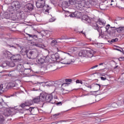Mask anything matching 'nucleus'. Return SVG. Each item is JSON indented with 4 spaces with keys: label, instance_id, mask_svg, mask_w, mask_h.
<instances>
[{
    "label": "nucleus",
    "instance_id": "obj_59",
    "mask_svg": "<svg viewBox=\"0 0 124 124\" xmlns=\"http://www.w3.org/2000/svg\"><path fill=\"white\" fill-rule=\"evenodd\" d=\"M57 50L58 51V52H59V48H57Z\"/></svg>",
    "mask_w": 124,
    "mask_h": 124
},
{
    "label": "nucleus",
    "instance_id": "obj_31",
    "mask_svg": "<svg viewBox=\"0 0 124 124\" xmlns=\"http://www.w3.org/2000/svg\"><path fill=\"white\" fill-rule=\"evenodd\" d=\"M7 65H8V62H3L2 64H0V66H1L2 67H5V66H7Z\"/></svg>",
    "mask_w": 124,
    "mask_h": 124
},
{
    "label": "nucleus",
    "instance_id": "obj_5",
    "mask_svg": "<svg viewBox=\"0 0 124 124\" xmlns=\"http://www.w3.org/2000/svg\"><path fill=\"white\" fill-rule=\"evenodd\" d=\"M87 88L90 89V90H93L94 92H98L100 90V85L99 84H92L90 85L87 86Z\"/></svg>",
    "mask_w": 124,
    "mask_h": 124
},
{
    "label": "nucleus",
    "instance_id": "obj_24",
    "mask_svg": "<svg viewBox=\"0 0 124 124\" xmlns=\"http://www.w3.org/2000/svg\"><path fill=\"white\" fill-rule=\"evenodd\" d=\"M116 31L118 33H121L124 31V27H120L116 28Z\"/></svg>",
    "mask_w": 124,
    "mask_h": 124
},
{
    "label": "nucleus",
    "instance_id": "obj_2",
    "mask_svg": "<svg viewBox=\"0 0 124 124\" xmlns=\"http://www.w3.org/2000/svg\"><path fill=\"white\" fill-rule=\"evenodd\" d=\"M21 7V4L18 1H14L11 3V6L8 8L7 14H6L7 19H13L15 20L16 18V11L20 9Z\"/></svg>",
    "mask_w": 124,
    "mask_h": 124
},
{
    "label": "nucleus",
    "instance_id": "obj_18",
    "mask_svg": "<svg viewBox=\"0 0 124 124\" xmlns=\"http://www.w3.org/2000/svg\"><path fill=\"white\" fill-rule=\"evenodd\" d=\"M27 35H28L29 37L31 38H33V39H38V36L37 35H35L34 34H29L28 33H26Z\"/></svg>",
    "mask_w": 124,
    "mask_h": 124
},
{
    "label": "nucleus",
    "instance_id": "obj_30",
    "mask_svg": "<svg viewBox=\"0 0 124 124\" xmlns=\"http://www.w3.org/2000/svg\"><path fill=\"white\" fill-rule=\"evenodd\" d=\"M69 50H71L72 52H76L78 50L77 47H70Z\"/></svg>",
    "mask_w": 124,
    "mask_h": 124
},
{
    "label": "nucleus",
    "instance_id": "obj_28",
    "mask_svg": "<svg viewBox=\"0 0 124 124\" xmlns=\"http://www.w3.org/2000/svg\"><path fill=\"white\" fill-rule=\"evenodd\" d=\"M25 102H26V104L27 105V106H31V105H32V104H33V100H30Z\"/></svg>",
    "mask_w": 124,
    "mask_h": 124
},
{
    "label": "nucleus",
    "instance_id": "obj_3",
    "mask_svg": "<svg viewBox=\"0 0 124 124\" xmlns=\"http://www.w3.org/2000/svg\"><path fill=\"white\" fill-rule=\"evenodd\" d=\"M94 52L92 49L81 50L79 51L78 56L81 58H86V59L93 58V57Z\"/></svg>",
    "mask_w": 124,
    "mask_h": 124
},
{
    "label": "nucleus",
    "instance_id": "obj_54",
    "mask_svg": "<svg viewBox=\"0 0 124 124\" xmlns=\"http://www.w3.org/2000/svg\"><path fill=\"white\" fill-rule=\"evenodd\" d=\"M117 51H120V52H122V50H120V49H117Z\"/></svg>",
    "mask_w": 124,
    "mask_h": 124
},
{
    "label": "nucleus",
    "instance_id": "obj_20",
    "mask_svg": "<svg viewBox=\"0 0 124 124\" xmlns=\"http://www.w3.org/2000/svg\"><path fill=\"white\" fill-rule=\"evenodd\" d=\"M110 3V5L112 7H116L117 6V1L115 0H108V3Z\"/></svg>",
    "mask_w": 124,
    "mask_h": 124
},
{
    "label": "nucleus",
    "instance_id": "obj_52",
    "mask_svg": "<svg viewBox=\"0 0 124 124\" xmlns=\"http://www.w3.org/2000/svg\"><path fill=\"white\" fill-rule=\"evenodd\" d=\"M119 9H121V10H124V7H119Z\"/></svg>",
    "mask_w": 124,
    "mask_h": 124
},
{
    "label": "nucleus",
    "instance_id": "obj_41",
    "mask_svg": "<svg viewBox=\"0 0 124 124\" xmlns=\"http://www.w3.org/2000/svg\"><path fill=\"white\" fill-rule=\"evenodd\" d=\"M34 46H36V47H39V48H41L42 46L40 44H35L34 45Z\"/></svg>",
    "mask_w": 124,
    "mask_h": 124
},
{
    "label": "nucleus",
    "instance_id": "obj_33",
    "mask_svg": "<svg viewBox=\"0 0 124 124\" xmlns=\"http://www.w3.org/2000/svg\"><path fill=\"white\" fill-rule=\"evenodd\" d=\"M99 66H103L104 69L106 68V66H107V65L104 62L99 63Z\"/></svg>",
    "mask_w": 124,
    "mask_h": 124
},
{
    "label": "nucleus",
    "instance_id": "obj_8",
    "mask_svg": "<svg viewBox=\"0 0 124 124\" xmlns=\"http://www.w3.org/2000/svg\"><path fill=\"white\" fill-rule=\"evenodd\" d=\"M45 5V0H38L36 2L37 8H42Z\"/></svg>",
    "mask_w": 124,
    "mask_h": 124
},
{
    "label": "nucleus",
    "instance_id": "obj_14",
    "mask_svg": "<svg viewBox=\"0 0 124 124\" xmlns=\"http://www.w3.org/2000/svg\"><path fill=\"white\" fill-rule=\"evenodd\" d=\"M43 7V12H44L45 13H49V10H50V7L49 6V5H44V6Z\"/></svg>",
    "mask_w": 124,
    "mask_h": 124
},
{
    "label": "nucleus",
    "instance_id": "obj_23",
    "mask_svg": "<svg viewBox=\"0 0 124 124\" xmlns=\"http://www.w3.org/2000/svg\"><path fill=\"white\" fill-rule=\"evenodd\" d=\"M10 55H11V53L8 51L5 50L3 51V56H4L5 58H8Z\"/></svg>",
    "mask_w": 124,
    "mask_h": 124
},
{
    "label": "nucleus",
    "instance_id": "obj_47",
    "mask_svg": "<svg viewBox=\"0 0 124 124\" xmlns=\"http://www.w3.org/2000/svg\"><path fill=\"white\" fill-rule=\"evenodd\" d=\"M102 6H103V5H101L100 6V9H101L102 10H105V9H106L105 8H103Z\"/></svg>",
    "mask_w": 124,
    "mask_h": 124
},
{
    "label": "nucleus",
    "instance_id": "obj_57",
    "mask_svg": "<svg viewBox=\"0 0 124 124\" xmlns=\"http://www.w3.org/2000/svg\"><path fill=\"white\" fill-rule=\"evenodd\" d=\"M101 76H104L105 77V76L103 75V74L101 75Z\"/></svg>",
    "mask_w": 124,
    "mask_h": 124
},
{
    "label": "nucleus",
    "instance_id": "obj_32",
    "mask_svg": "<svg viewBox=\"0 0 124 124\" xmlns=\"http://www.w3.org/2000/svg\"><path fill=\"white\" fill-rule=\"evenodd\" d=\"M98 23L99 25H102L103 26H105L106 22L103 21V20H98Z\"/></svg>",
    "mask_w": 124,
    "mask_h": 124
},
{
    "label": "nucleus",
    "instance_id": "obj_56",
    "mask_svg": "<svg viewBox=\"0 0 124 124\" xmlns=\"http://www.w3.org/2000/svg\"><path fill=\"white\" fill-rule=\"evenodd\" d=\"M1 77V73H0V78Z\"/></svg>",
    "mask_w": 124,
    "mask_h": 124
},
{
    "label": "nucleus",
    "instance_id": "obj_27",
    "mask_svg": "<svg viewBox=\"0 0 124 124\" xmlns=\"http://www.w3.org/2000/svg\"><path fill=\"white\" fill-rule=\"evenodd\" d=\"M5 121V118L3 117V115H0V124H3Z\"/></svg>",
    "mask_w": 124,
    "mask_h": 124
},
{
    "label": "nucleus",
    "instance_id": "obj_53",
    "mask_svg": "<svg viewBox=\"0 0 124 124\" xmlns=\"http://www.w3.org/2000/svg\"><path fill=\"white\" fill-rule=\"evenodd\" d=\"M49 22H54V19H52V18H50L49 19Z\"/></svg>",
    "mask_w": 124,
    "mask_h": 124
},
{
    "label": "nucleus",
    "instance_id": "obj_49",
    "mask_svg": "<svg viewBox=\"0 0 124 124\" xmlns=\"http://www.w3.org/2000/svg\"><path fill=\"white\" fill-rule=\"evenodd\" d=\"M57 105H62V102H59L58 103H57Z\"/></svg>",
    "mask_w": 124,
    "mask_h": 124
},
{
    "label": "nucleus",
    "instance_id": "obj_62",
    "mask_svg": "<svg viewBox=\"0 0 124 124\" xmlns=\"http://www.w3.org/2000/svg\"><path fill=\"white\" fill-rule=\"evenodd\" d=\"M2 104H1V102H0V105H1Z\"/></svg>",
    "mask_w": 124,
    "mask_h": 124
},
{
    "label": "nucleus",
    "instance_id": "obj_19",
    "mask_svg": "<svg viewBox=\"0 0 124 124\" xmlns=\"http://www.w3.org/2000/svg\"><path fill=\"white\" fill-rule=\"evenodd\" d=\"M7 88V87L6 85H5V84H1L0 85V92L1 93H3V92L6 90Z\"/></svg>",
    "mask_w": 124,
    "mask_h": 124
},
{
    "label": "nucleus",
    "instance_id": "obj_17",
    "mask_svg": "<svg viewBox=\"0 0 124 124\" xmlns=\"http://www.w3.org/2000/svg\"><path fill=\"white\" fill-rule=\"evenodd\" d=\"M3 115L4 116H5V117H9V116H11V115H12V111L10 109L5 110Z\"/></svg>",
    "mask_w": 124,
    "mask_h": 124
},
{
    "label": "nucleus",
    "instance_id": "obj_7",
    "mask_svg": "<svg viewBox=\"0 0 124 124\" xmlns=\"http://www.w3.org/2000/svg\"><path fill=\"white\" fill-rule=\"evenodd\" d=\"M29 55L31 59H36V58H37V56H38V52H37V50L35 49L30 51L29 52Z\"/></svg>",
    "mask_w": 124,
    "mask_h": 124
},
{
    "label": "nucleus",
    "instance_id": "obj_40",
    "mask_svg": "<svg viewBox=\"0 0 124 124\" xmlns=\"http://www.w3.org/2000/svg\"><path fill=\"white\" fill-rule=\"evenodd\" d=\"M51 45H55V44H57V40H53L51 42Z\"/></svg>",
    "mask_w": 124,
    "mask_h": 124
},
{
    "label": "nucleus",
    "instance_id": "obj_38",
    "mask_svg": "<svg viewBox=\"0 0 124 124\" xmlns=\"http://www.w3.org/2000/svg\"><path fill=\"white\" fill-rule=\"evenodd\" d=\"M76 83L77 84H81V85H83V81L82 80H80L79 79H77L76 81Z\"/></svg>",
    "mask_w": 124,
    "mask_h": 124
},
{
    "label": "nucleus",
    "instance_id": "obj_22",
    "mask_svg": "<svg viewBox=\"0 0 124 124\" xmlns=\"http://www.w3.org/2000/svg\"><path fill=\"white\" fill-rule=\"evenodd\" d=\"M26 8H27L29 11H31L33 10V5L31 3H28L26 5Z\"/></svg>",
    "mask_w": 124,
    "mask_h": 124
},
{
    "label": "nucleus",
    "instance_id": "obj_16",
    "mask_svg": "<svg viewBox=\"0 0 124 124\" xmlns=\"http://www.w3.org/2000/svg\"><path fill=\"white\" fill-rule=\"evenodd\" d=\"M108 108L107 109H109V108H116L118 107V104L116 103H113L112 104H110L107 106Z\"/></svg>",
    "mask_w": 124,
    "mask_h": 124
},
{
    "label": "nucleus",
    "instance_id": "obj_55",
    "mask_svg": "<svg viewBox=\"0 0 124 124\" xmlns=\"http://www.w3.org/2000/svg\"><path fill=\"white\" fill-rule=\"evenodd\" d=\"M117 67H118V66L114 67V69H116V68H117Z\"/></svg>",
    "mask_w": 124,
    "mask_h": 124
},
{
    "label": "nucleus",
    "instance_id": "obj_51",
    "mask_svg": "<svg viewBox=\"0 0 124 124\" xmlns=\"http://www.w3.org/2000/svg\"><path fill=\"white\" fill-rule=\"evenodd\" d=\"M107 3H108V4H107V6L108 7V6H110V5H110V4H111V3H109V2H108V1H107Z\"/></svg>",
    "mask_w": 124,
    "mask_h": 124
},
{
    "label": "nucleus",
    "instance_id": "obj_37",
    "mask_svg": "<svg viewBox=\"0 0 124 124\" xmlns=\"http://www.w3.org/2000/svg\"><path fill=\"white\" fill-rule=\"evenodd\" d=\"M121 22V20L118 19H115L114 20H113V22L114 23V24H120V22Z\"/></svg>",
    "mask_w": 124,
    "mask_h": 124
},
{
    "label": "nucleus",
    "instance_id": "obj_35",
    "mask_svg": "<svg viewBox=\"0 0 124 124\" xmlns=\"http://www.w3.org/2000/svg\"><path fill=\"white\" fill-rule=\"evenodd\" d=\"M20 106L21 108H25V107H28V105H27V103L25 102V103L21 104Z\"/></svg>",
    "mask_w": 124,
    "mask_h": 124
},
{
    "label": "nucleus",
    "instance_id": "obj_21",
    "mask_svg": "<svg viewBox=\"0 0 124 124\" xmlns=\"http://www.w3.org/2000/svg\"><path fill=\"white\" fill-rule=\"evenodd\" d=\"M45 85L46 87H54L55 86V82L54 81H48L45 82Z\"/></svg>",
    "mask_w": 124,
    "mask_h": 124
},
{
    "label": "nucleus",
    "instance_id": "obj_10",
    "mask_svg": "<svg viewBox=\"0 0 124 124\" xmlns=\"http://www.w3.org/2000/svg\"><path fill=\"white\" fill-rule=\"evenodd\" d=\"M34 109L36 108H26V111H27V115H31L34 113Z\"/></svg>",
    "mask_w": 124,
    "mask_h": 124
},
{
    "label": "nucleus",
    "instance_id": "obj_6",
    "mask_svg": "<svg viewBox=\"0 0 124 124\" xmlns=\"http://www.w3.org/2000/svg\"><path fill=\"white\" fill-rule=\"evenodd\" d=\"M11 60L12 62H20V61H21V55H20V54L13 55L11 57Z\"/></svg>",
    "mask_w": 124,
    "mask_h": 124
},
{
    "label": "nucleus",
    "instance_id": "obj_9",
    "mask_svg": "<svg viewBox=\"0 0 124 124\" xmlns=\"http://www.w3.org/2000/svg\"><path fill=\"white\" fill-rule=\"evenodd\" d=\"M60 59V54L59 53H56L55 54H52L50 56V60L52 62H56L57 60Z\"/></svg>",
    "mask_w": 124,
    "mask_h": 124
},
{
    "label": "nucleus",
    "instance_id": "obj_15",
    "mask_svg": "<svg viewBox=\"0 0 124 124\" xmlns=\"http://www.w3.org/2000/svg\"><path fill=\"white\" fill-rule=\"evenodd\" d=\"M36 62L39 64H42L45 62V59L42 58H38L36 60Z\"/></svg>",
    "mask_w": 124,
    "mask_h": 124
},
{
    "label": "nucleus",
    "instance_id": "obj_63",
    "mask_svg": "<svg viewBox=\"0 0 124 124\" xmlns=\"http://www.w3.org/2000/svg\"><path fill=\"white\" fill-rule=\"evenodd\" d=\"M20 52H21V53H23V51L22 50Z\"/></svg>",
    "mask_w": 124,
    "mask_h": 124
},
{
    "label": "nucleus",
    "instance_id": "obj_50",
    "mask_svg": "<svg viewBox=\"0 0 124 124\" xmlns=\"http://www.w3.org/2000/svg\"><path fill=\"white\" fill-rule=\"evenodd\" d=\"M79 33H82V34H84L86 35V33L85 32H83V31H79Z\"/></svg>",
    "mask_w": 124,
    "mask_h": 124
},
{
    "label": "nucleus",
    "instance_id": "obj_36",
    "mask_svg": "<svg viewBox=\"0 0 124 124\" xmlns=\"http://www.w3.org/2000/svg\"><path fill=\"white\" fill-rule=\"evenodd\" d=\"M82 117H83V119H87V116H88V113H83L82 114Z\"/></svg>",
    "mask_w": 124,
    "mask_h": 124
},
{
    "label": "nucleus",
    "instance_id": "obj_1",
    "mask_svg": "<svg viewBox=\"0 0 124 124\" xmlns=\"http://www.w3.org/2000/svg\"><path fill=\"white\" fill-rule=\"evenodd\" d=\"M66 6L75 5V7L78 10H86L87 8L92 7L94 4L93 0H69L63 2Z\"/></svg>",
    "mask_w": 124,
    "mask_h": 124
},
{
    "label": "nucleus",
    "instance_id": "obj_25",
    "mask_svg": "<svg viewBox=\"0 0 124 124\" xmlns=\"http://www.w3.org/2000/svg\"><path fill=\"white\" fill-rule=\"evenodd\" d=\"M40 101H41V100H40L39 96L35 97L33 99V103H38L39 102H40Z\"/></svg>",
    "mask_w": 124,
    "mask_h": 124
},
{
    "label": "nucleus",
    "instance_id": "obj_61",
    "mask_svg": "<svg viewBox=\"0 0 124 124\" xmlns=\"http://www.w3.org/2000/svg\"><path fill=\"white\" fill-rule=\"evenodd\" d=\"M9 76H11V74H9Z\"/></svg>",
    "mask_w": 124,
    "mask_h": 124
},
{
    "label": "nucleus",
    "instance_id": "obj_64",
    "mask_svg": "<svg viewBox=\"0 0 124 124\" xmlns=\"http://www.w3.org/2000/svg\"><path fill=\"white\" fill-rule=\"evenodd\" d=\"M26 109H29V108H25V110H26Z\"/></svg>",
    "mask_w": 124,
    "mask_h": 124
},
{
    "label": "nucleus",
    "instance_id": "obj_58",
    "mask_svg": "<svg viewBox=\"0 0 124 124\" xmlns=\"http://www.w3.org/2000/svg\"><path fill=\"white\" fill-rule=\"evenodd\" d=\"M54 65H55V64H53L51 65V66H54Z\"/></svg>",
    "mask_w": 124,
    "mask_h": 124
},
{
    "label": "nucleus",
    "instance_id": "obj_48",
    "mask_svg": "<svg viewBox=\"0 0 124 124\" xmlns=\"http://www.w3.org/2000/svg\"><path fill=\"white\" fill-rule=\"evenodd\" d=\"M119 60L121 61V62L123 61H124V57H120V58H119Z\"/></svg>",
    "mask_w": 124,
    "mask_h": 124
},
{
    "label": "nucleus",
    "instance_id": "obj_11",
    "mask_svg": "<svg viewBox=\"0 0 124 124\" xmlns=\"http://www.w3.org/2000/svg\"><path fill=\"white\" fill-rule=\"evenodd\" d=\"M46 95H47V93H41L40 95L39 96L41 101H46Z\"/></svg>",
    "mask_w": 124,
    "mask_h": 124
},
{
    "label": "nucleus",
    "instance_id": "obj_4",
    "mask_svg": "<svg viewBox=\"0 0 124 124\" xmlns=\"http://www.w3.org/2000/svg\"><path fill=\"white\" fill-rule=\"evenodd\" d=\"M66 55H69L70 56V54L68 53H64V54H62V59L63 60V61L59 62L58 63H57L56 65L57 66L60 65L61 63H63V64H70V63H73V62H75V61H74V60H72V59L71 58L66 59Z\"/></svg>",
    "mask_w": 124,
    "mask_h": 124
},
{
    "label": "nucleus",
    "instance_id": "obj_45",
    "mask_svg": "<svg viewBox=\"0 0 124 124\" xmlns=\"http://www.w3.org/2000/svg\"><path fill=\"white\" fill-rule=\"evenodd\" d=\"M100 78H101V80H102V81H105V80H106V77H100Z\"/></svg>",
    "mask_w": 124,
    "mask_h": 124
},
{
    "label": "nucleus",
    "instance_id": "obj_44",
    "mask_svg": "<svg viewBox=\"0 0 124 124\" xmlns=\"http://www.w3.org/2000/svg\"><path fill=\"white\" fill-rule=\"evenodd\" d=\"M96 67H98V65H95V66H92L90 68V69H94V68H96Z\"/></svg>",
    "mask_w": 124,
    "mask_h": 124
},
{
    "label": "nucleus",
    "instance_id": "obj_34",
    "mask_svg": "<svg viewBox=\"0 0 124 124\" xmlns=\"http://www.w3.org/2000/svg\"><path fill=\"white\" fill-rule=\"evenodd\" d=\"M68 86V83H63L61 84V88H65V87H67Z\"/></svg>",
    "mask_w": 124,
    "mask_h": 124
},
{
    "label": "nucleus",
    "instance_id": "obj_12",
    "mask_svg": "<svg viewBox=\"0 0 124 124\" xmlns=\"http://www.w3.org/2000/svg\"><path fill=\"white\" fill-rule=\"evenodd\" d=\"M53 99V95L52 94H48L46 93V102H51Z\"/></svg>",
    "mask_w": 124,
    "mask_h": 124
},
{
    "label": "nucleus",
    "instance_id": "obj_46",
    "mask_svg": "<svg viewBox=\"0 0 124 124\" xmlns=\"http://www.w3.org/2000/svg\"><path fill=\"white\" fill-rule=\"evenodd\" d=\"M71 81H72V79H65V82H67L68 83L71 82Z\"/></svg>",
    "mask_w": 124,
    "mask_h": 124
},
{
    "label": "nucleus",
    "instance_id": "obj_42",
    "mask_svg": "<svg viewBox=\"0 0 124 124\" xmlns=\"http://www.w3.org/2000/svg\"><path fill=\"white\" fill-rule=\"evenodd\" d=\"M109 28H110V25L108 24L106 27V31H108V30H109Z\"/></svg>",
    "mask_w": 124,
    "mask_h": 124
},
{
    "label": "nucleus",
    "instance_id": "obj_60",
    "mask_svg": "<svg viewBox=\"0 0 124 124\" xmlns=\"http://www.w3.org/2000/svg\"><path fill=\"white\" fill-rule=\"evenodd\" d=\"M57 68H58V67H56V68H55L54 70H56V69H57Z\"/></svg>",
    "mask_w": 124,
    "mask_h": 124
},
{
    "label": "nucleus",
    "instance_id": "obj_26",
    "mask_svg": "<svg viewBox=\"0 0 124 124\" xmlns=\"http://www.w3.org/2000/svg\"><path fill=\"white\" fill-rule=\"evenodd\" d=\"M15 81H12L8 84V86L10 89H11L12 88H14L15 87Z\"/></svg>",
    "mask_w": 124,
    "mask_h": 124
},
{
    "label": "nucleus",
    "instance_id": "obj_13",
    "mask_svg": "<svg viewBox=\"0 0 124 124\" xmlns=\"http://www.w3.org/2000/svg\"><path fill=\"white\" fill-rule=\"evenodd\" d=\"M82 20L86 21L87 23H92V20L89 16L87 15H83L82 16Z\"/></svg>",
    "mask_w": 124,
    "mask_h": 124
},
{
    "label": "nucleus",
    "instance_id": "obj_43",
    "mask_svg": "<svg viewBox=\"0 0 124 124\" xmlns=\"http://www.w3.org/2000/svg\"><path fill=\"white\" fill-rule=\"evenodd\" d=\"M118 38H115V39H112L111 40V42H117V41H118Z\"/></svg>",
    "mask_w": 124,
    "mask_h": 124
},
{
    "label": "nucleus",
    "instance_id": "obj_29",
    "mask_svg": "<svg viewBox=\"0 0 124 124\" xmlns=\"http://www.w3.org/2000/svg\"><path fill=\"white\" fill-rule=\"evenodd\" d=\"M8 65L10 67H14L15 66V63L13 62H8Z\"/></svg>",
    "mask_w": 124,
    "mask_h": 124
},
{
    "label": "nucleus",
    "instance_id": "obj_39",
    "mask_svg": "<svg viewBox=\"0 0 124 124\" xmlns=\"http://www.w3.org/2000/svg\"><path fill=\"white\" fill-rule=\"evenodd\" d=\"M77 13L76 12H74L73 14H72L69 15L70 17H76L77 15H76Z\"/></svg>",
    "mask_w": 124,
    "mask_h": 124
}]
</instances>
